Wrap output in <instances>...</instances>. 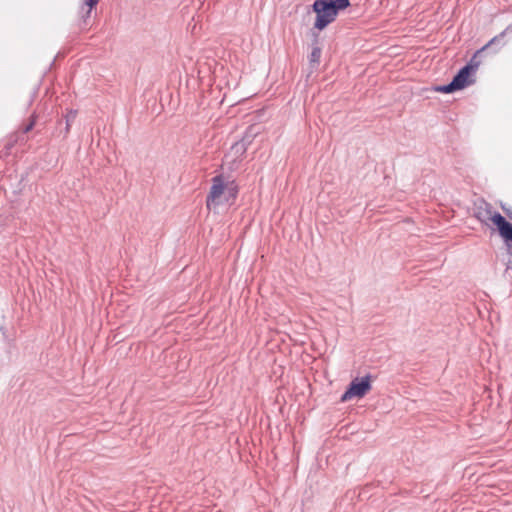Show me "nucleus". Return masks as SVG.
Wrapping results in <instances>:
<instances>
[{"label": "nucleus", "mask_w": 512, "mask_h": 512, "mask_svg": "<svg viewBox=\"0 0 512 512\" xmlns=\"http://www.w3.org/2000/svg\"><path fill=\"white\" fill-rule=\"evenodd\" d=\"M350 5L349 0H316L312 9L316 13L314 28L321 31L335 21L339 11Z\"/></svg>", "instance_id": "2"}, {"label": "nucleus", "mask_w": 512, "mask_h": 512, "mask_svg": "<svg viewBox=\"0 0 512 512\" xmlns=\"http://www.w3.org/2000/svg\"><path fill=\"white\" fill-rule=\"evenodd\" d=\"M321 58V48L317 45H314L309 56V63L312 68H316L320 63Z\"/></svg>", "instance_id": "7"}, {"label": "nucleus", "mask_w": 512, "mask_h": 512, "mask_svg": "<svg viewBox=\"0 0 512 512\" xmlns=\"http://www.w3.org/2000/svg\"><path fill=\"white\" fill-rule=\"evenodd\" d=\"M76 116V113H73L71 112L68 116H67V126H69V122L70 120H73Z\"/></svg>", "instance_id": "11"}, {"label": "nucleus", "mask_w": 512, "mask_h": 512, "mask_svg": "<svg viewBox=\"0 0 512 512\" xmlns=\"http://www.w3.org/2000/svg\"><path fill=\"white\" fill-rule=\"evenodd\" d=\"M497 214L499 213L493 211L492 206L485 201L479 202L474 210V216L484 224H488V222H492L494 224V216Z\"/></svg>", "instance_id": "5"}, {"label": "nucleus", "mask_w": 512, "mask_h": 512, "mask_svg": "<svg viewBox=\"0 0 512 512\" xmlns=\"http://www.w3.org/2000/svg\"><path fill=\"white\" fill-rule=\"evenodd\" d=\"M502 208H503V209H504V211L507 213V215L509 216V218H510V219H512V213H511L509 210L505 209L504 207H502Z\"/></svg>", "instance_id": "12"}, {"label": "nucleus", "mask_w": 512, "mask_h": 512, "mask_svg": "<svg viewBox=\"0 0 512 512\" xmlns=\"http://www.w3.org/2000/svg\"><path fill=\"white\" fill-rule=\"evenodd\" d=\"M237 187L233 182L226 181L222 175L212 179V186L206 199L208 209L217 207L224 202H229L236 197Z\"/></svg>", "instance_id": "3"}, {"label": "nucleus", "mask_w": 512, "mask_h": 512, "mask_svg": "<svg viewBox=\"0 0 512 512\" xmlns=\"http://www.w3.org/2000/svg\"><path fill=\"white\" fill-rule=\"evenodd\" d=\"M233 149H235L237 152L240 151V150H244L245 149V146L243 143H237L233 146Z\"/></svg>", "instance_id": "10"}, {"label": "nucleus", "mask_w": 512, "mask_h": 512, "mask_svg": "<svg viewBox=\"0 0 512 512\" xmlns=\"http://www.w3.org/2000/svg\"><path fill=\"white\" fill-rule=\"evenodd\" d=\"M100 0H84V6L87 7V11L82 16V22L86 25L87 19L90 17L92 9L98 4Z\"/></svg>", "instance_id": "8"}, {"label": "nucleus", "mask_w": 512, "mask_h": 512, "mask_svg": "<svg viewBox=\"0 0 512 512\" xmlns=\"http://www.w3.org/2000/svg\"><path fill=\"white\" fill-rule=\"evenodd\" d=\"M371 390L370 376H365L362 379H354L346 392L342 395L341 401L345 402L354 397L362 398Z\"/></svg>", "instance_id": "4"}, {"label": "nucleus", "mask_w": 512, "mask_h": 512, "mask_svg": "<svg viewBox=\"0 0 512 512\" xmlns=\"http://www.w3.org/2000/svg\"><path fill=\"white\" fill-rule=\"evenodd\" d=\"M494 225L497 227L499 235L507 243L512 244V224L509 223L501 214L494 216Z\"/></svg>", "instance_id": "6"}, {"label": "nucleus", "mask_w": 512, "mask_h": 512, "mask_svg": "<svg viewBox=\"0 0 512 512\" xmlns=\"http://www.w3.org/2000/svg\"><path fill=\"white\" fill-rule=\"evenodd\" d=\"M504 38L505 32H502L500 35L492 38L486 45L476 51L469 63L458 72L451 83L448 85L438 86L435 90L441 93H451L473 84L475 82L473 75L481 65V60L479 59L480 56L490 51L493 53L499 52L506 45Z\"/></svg>", "instance_id": "1"}, {"label": "nucleus", "mask_w": 512, "mask_h": 512, "mask_svg": "<svg viewBox=\"0 0 512 512\" xmlns=\"http://www.w3.org/2000/svg\"><path fill=\"white\" fill-rule=\"evenodd\" d=\"M35 125V118H33L30 123L25 127L24 132L27 133L33 129Z\"/></svg>", "instance_id": "9"}]
</instances>
